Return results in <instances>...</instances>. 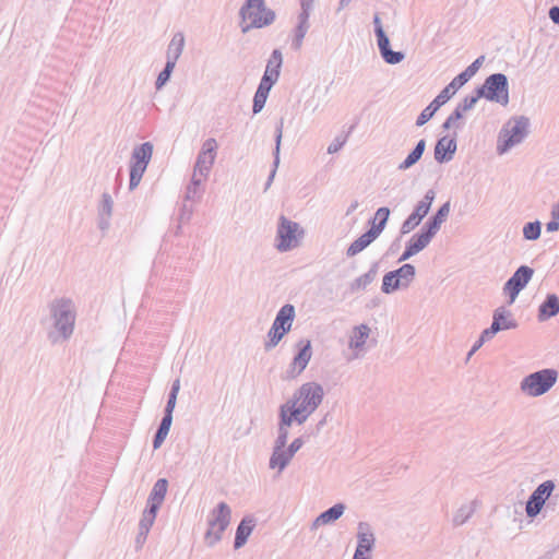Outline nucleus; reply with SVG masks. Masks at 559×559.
Returning a JSON list of instances; mask_svg holds the SVG:
<instances>
[{
  "mask_svg": "<svg viewBox=\"0 0 559 559\" xmlns=\"http://www.w3.org/2000/svg\"><path fill=\"white\" fill-rule=\"evenodd\" d=\"M436 198V192L432 189H429L424 198L416 204L414 211L412 212L414 215L418 216L420 219H424L426 215L429 213L431 204Z\"/></svg>",
  "mask_w": 559,
  "mask_h": 559,
  "instance_id": "obj_38",
  "label": "nucleus"
},
{
  "mask_svg": "<svg viewBox=\"0 0 559 559\" xmlns=\"http://www.w3.org/2000/svg\"><path fill=\"white\" fill-rule=\"evenodd\" d=\"M369 552L370 551H366L364 549L356 547L353 559H371V556L369 555Z\"/></svg>",
  "mask_w": 559,
  "mask_h": 559,
  "instance_id": "obj_64",
  "label": "nucleus"
},
{
  "mask_svg": "<svg viewBox=\"0 0 559 559\" xmlns=\"http://www.w3.org/2000/svg\"><path fill=\"white\" fill-rule=\"evenodd\" d=\"M304 237V229L296 222L285 216H281L276 231V249L280 252H286L299 246L300 239Z\"/></svg>",
  "mask_w": 559,
  "mask_h": 559,
  "instance_id": "obj_8",
  "label": "nucleus"
},
{
  "mask_svg": "<svg viewBox=\"0 0 559 559\" xmlns=\"http://www.w3.org/2000/svg\"><path fill=\"white\" fill-rule=\"evenodd\" d=\"M391 211L386 206L379 207L374 217L372 218L376 222H379L383 225H386L389 217H390Z\"/></svg>",
  "mask_w": 559,
  "mask_h": 559,
  "instance_id": "obj_53",
  "label": "nucleus"
},
{
  "mask_svg": "<svg viewBox=\"0 0 559 559\" xmlns=\"http://www.w3.org/2000/svg\"><path fill=\"white\" fill-rule=\"evenodd\" d=\"M114 200L108 192L102 194L98 204V227L99 229L107 230L110 226V218L112 216Z\"/></svg>",
  "mask_w": 559,
  "mask_h": 559,
  "instance_id": "obj_18",
  "label": "nucleus"
},
{
  "mask_svg": "<svg viewBox=\"0 0 559 559\" xmlns=\"http://www.w3.org/2000/svg\"><path fill=\"white\" fill-rule=\"evenodd\" d=\"M542 223L539 221L528 222L523 227V237L526 240H537L540 237Z\"/></svg>",
  "mask_w": 559,
  "mask_h": 559,
  "instance_id": "obj_43",
  "label": "nucleus"
},
{
  "mask_svg": "<svg viewBox=\"0 0 559 559\" xmlns=\"http://www.w3.org/2000/svg\"><path fill=\"white\" fill-rule=\"evenodd\" d=\"M376 537L369 523L359 522L357 526V548L371 551L374 547Z\"/></svg>",
  "mask_w": 559,
  "mask_h": 559,
  "instance_id": "obj_20",
  "label": "nucleus"
},
{
  "mask_svg": "<svg viewBox=\"0 0 559 559\" xmlns=\"http://www.w3.org/2000/svg\"><path fill=\"white\" fill-rule=\"evenodd\" d=\"M158 510L159 509H157L156 507H151L146 504V508L144 509L142 518L139 522V528L150 532L151 527L155 522Z\"/></svg>",
  "mask_w": 559,
  "mask_h": 559,
  "instance_id": "obj_40",
  "label": "nucleus"
},
{
  "mask_svg": "<svg viewBox=\"0 0 559 559\" xmlns=\"http://www.w3.org/2000/svg\"><path fill=\"white\" fill-rule=\"evenodd\" d=\"M230 507L222 501L214 508L209 516V527L205 533V542L209 546H214L222 539V535L230 523Z\"/></svg>",
  "mask_w": 559,
  "mask_h": 559,
  "instance_id": "obj_7",
  "label": "nucleus"
},
{
  "mask_svg": "<svg viewBox=\"0 0 559 559\" xmlns=\"http://www.w3.org/2000/svg\"><path fill=\"white\" fill-rule=\"evenodd\" d=\"M559 313V297L556 294H548L538 308L537 318L546 321Z\"/></svg>",
  "mask_w": 559,
  "mask_h": 559,
  "instance_id": "obj_22",
  "label": "nucleus"
},
{
  "mask_svg": "<svg viewBox=\"0 0 559 559\" xmlns=\"http://www.w3.org/2000/svg\"><path fill=\"white\" fill-rule=\"evenodd\" d=\"M167 489L168 480L166 478L157 479L148 495L146 504L159 509L165 500Z\"/></svg>",
  "mask_w": 559,
  "mask_h": 559,
  "instance_id": "obj_24",
  "label": "nucleus"
},
{
  "mask_svg": "<svg viewBox=\"0 0 559 559\" xmlns=\"http://www.w3.org/2000/svg\"><path fill=\"white\" fill-rule=\"evenodd\" d=\"M347 136H336L332 143L328 146V153L334 154L337 153L346 143Z\"/></svg>",
  "mask_w": 559,
  "mask_h": 559,
  "instance_id": "obj_55",
  "label": "nucleus"
},
{
  "mask_svg": "<svg viewBox=\"0 0 559 559\" xmlns=\"http://www.w3.org/2000/svg\"><path fill=\"white\" fill-rule=\"evenodd\" d=\"M185 47V36L181 32L174 34L166 51V61L176 63Z\"/></svg>",
  "mask_w": 559,
  "mask_h": 559,
  "instance_id": "obj_29",
  "label": "nucleus"
},
{
  "mask_svg": "<svg viewBox=\"0 0 559 559\" xmlns=\"http://www.w3.org/2000/svg\"><path fill=\"white\" fill-rule=\"evenodd\" d=\"M478 88V96H483L489 102L498 103L502 106L509 104V81L503 73H492L485 79L483 85Z\"/></svg>",
  "mask_w": 559,
  "mask_h": 559,
  "instance_id": "obj_6",
  "label": "nucleus"
},
{
  "mask_svg": "<svg viewBox=\"0 0 559 559\" xmlns=\"http://www.w3.org/2000/svg\"><path fill=\"white\" fill-rule=\"evenodd\" d=\"M370 334V328L366 324H360L354 328L353 335L350 336L349 347L353 349H361Z\"/></svg>",
  "mask_w": 559,
  "mask_h": 559,
  "instance_id": "obj_37",
  "label": "nucleus"
},
{
  "mask_svg": "<svg viewBox=\"0 0 559 559\" xmlns=\"http://www.w3.org/2000/svg\"><path fill=\"white\" fill-rule=\"evenodd\" d=\"M454 84V79L437 95V97L419 114L416 120V126L421 127L426 124L435 114L448 103L452 96L461 88V87H451Z\"/></svg>",
  "mask_w": 559,
  "mask_h": 559,
  "instance_id": "obj_13",
  "label": "nucleus"
},
{
  "mask_svg": "<svg viewBox=\"0 0 559 559\" xmlns=\"http://www.w3.org/2000/svg\"><path fill=\"white\" fill-rule=\"evenodd\" d=\"M381 57L388 64H397L405 59V53L403 51H395L390 48L381 53Z\"/></svg>",
  "mask_w": 559,
  "mask_h": 559,
  "instance_id": "obj_47",
  "label": "nucleus"
},
{
  "mask_svg": "<svg viewBox=\"0 0 559 559\" xmlns=\"http://www.w3.org/2000/svg\"><path fill=\"white\" fill-rule=\"evenodd\" d=\"M297 353L293 357L288 368L285 370L283 376L284 380H294L298 378L304 370L307 368L311 357H312V347L311 341L307 338H301L296 343Z\"/></svg>",
  "mask_w": 559,
  "mask_h": 559,
  "instance_id": "obj_10",
  "label": "nucleus"
},
{
  "mask_svg": "<svg viewBox=\"0 0 559 559\" xmlns=\"http://www.w3.org/2000/svg\"><path fill=\"white\" fill-rule=\"evenodd\" d=\"M153 154V144L144 142L133 148L131 163L147 166Z\"/></svg>",
  "mask_w": 559,
  "mask_h": 559,
  "instance_id": "obj_33",
  "label": "nucleus"
},
{
  "mask_svg": "<svg viewBox=\"0 0 559 559\" xmlns=\"http://www.w3.org/2000/svg\"><path fill=\"white\" fill-rule=\"evenodd\" d=\"M376 37L380 55L391 48L390 39L385 32H378Z\"/></svg>",
  "mask_w": 559,
  "mask_h": 559,
  "instance_id": "obj_52",
  "label": "nucleus"
},
{
  "mask_svg": "<svg viewBox=\"0 0 559 559\" xmlns=\"http://www.w3.org/2000/svg\"><path fill=\"white\" fill-rule=\"evenodd\" d=\"M456 148V134L453 138L442 136L436 143L435 159L440 164L448 163L452 160Z\"/></svg>",
  "mask_w": 559,
  "mask_h": 559,
  "instance_id": "obj_15",
  "label": "nucleus"
},
{
  "mask_svg": "<svg viewBox=\"0 0 559 559\" xmlns=\"http://www.w3.org/2000/svg\"><path fill=\"white\" fill-rule=\"evenodd\" d=\"M287 333V330L276 328V325L272 324L267 333L269 340L264 344V349L269 352L274 348Z\"/></svg>",
  "mask_w": 559,
  "mask_h": 559,
  "instance_id": "obj_39",
  "label": "nucleus"
},
{
  "mask_svg": "<svg viewBox=\"0 0 559 559\" xmlns=\"http://www.w3.org/2000/svg\"><path fill=\"white\" fill-rule=\"evenodd\" d=\"M499 328L498 322H491V325L481 332L479 336L480 343L491 340L499 332Z\"/></svg>",
  "mask_w": 559,
  "mask_h": 559,
  "instance_id": "obj_51",
  "label": "nucleus"
},
{
  "mask_svg": "<svg viewBox=\"0 0 559 559\" xmlns=\"http://www.w3.org/2000/svg\"><path fill=\"white\" fill-rule=\"evenodd\" d=\"M484 60V56H480L477 59H475L463 72H461L454 78V84L452 87H455V85L456 87H462L463 85H465L477 73Z\"/></svg>",
  "mask_w": 559,
  "mask_h": 559,
  "instance_id": "obj_32",
  "label": "nucleus"
},
{
  "mask_svg": "<svg viewBox=\"0 0 559 559\" xmlns=\"http://www.w3.org/2000/svg\"><path fill=\"white\" fill-rule=\"evenodd\" d=\"M310 25L297 23L293 32L292 48L295 51L300 50L302 47L304 38L309 31Z\"/></svg>",
  "mask_w": 559,
  "mask_h": 559,
  "instance_id": "obj_42",
  "label": "nucleus"
},
{
  "mask_svg": "<svg viewBox=\"0 0 559 559\" xmlns=\"http://www.w3.org/2000/svg\"><path fill=\"white\" fill-rule=\"evenodd\" d=\"M239 16L242 21H250L249 24L241 26L242 33H248L252 28L269 26L276 19L275 12L266 8L264 0H246L239 10Z\"/></svg>",
  "mask_w": 559,
  "mask_h": 559,
  "instance_id": "obj_4",
  "label": "nucleus"
},
{
  "mask_svg": "<svg viewBox=\"0 0 559 559\" xmlns=\"http://www.w3.org/2000/svg\"><path fill=\"white\" fill-rule=\"evenodd\" d=\"M255 524H257V521L252 515H246L242 518V520L240 521V523L238 524V526L236 528L235 540H234L235 549H239L246 545L249 536L251 535L252 531L255 527Z\"/></svg>",
  "mask_w": 559,
  "mask_h": 559,
  "instance_id": "obj_16",
  "label": "nucleus"
},
{
  "mask_svg": "<svg viewBox=\"0 0 559 559\" xmlns=\"http://www.w3.org/2000/svg\"><path fill=\"white\" fill-rule=\"evenodd\" d=\"M530 119L525 116L512 117L507 121L498 134L497 153L506 154L513 146L522 143L528 135Z\"/></svg>",
  "mask_w": 559,
  "mask_h": 559,
  "instance_id": "obj_2",
  "label": "nucleus"
},
{
  "mask_svg": "<svg viewBox=\"0 0 559 559\" xmlns=\"http://www.w3.org/2000/svg\"><path fill=\"white\" fill-rule=\"evenodd\" d=\"M479 98H483V96H478V88H476L474 95L465 96L457 105L461 107V110L468 111L474 108Z\"/></svg>",
  "mask_w": 559,
  "mask_h": 559,
  "instance_id": "obj_48",
  "label": "nucleus"
},
{
  "mask_svg": "<svg viewBox=\"0 0 559 559\" xmlns=\"http://www.w3.org/2000/svg\"><path fill=\"white\" fill-rule=\"evenodd\" d=\"M305 441L301 437L294 439L293 442L286 449L288 451V454H290L294 457V455L301 449Z\"/></svg>",
  "mask_w": 559,
  "mask_h": 559,
  "instance_id": "obj_58",
  "label": "nucleus"
},
{
  "mask_svg": "<svg viewBox=\"0 0 559 559\" xmlns=\"http://www.w3.org/2000/svg\"><path fill=\"white\" fill-rule=\"evenodd\" d=\"M179 390H180V380L176 379L173 382L171 388H170V392L168 394L167 404H166L165 409H164V415L165 416L173 417V413H174V409L176 407L177 395H178Z\"/></svg>",
  "mask_w": 559,
  "mask_h": 559,
  "instance_id": "obj_41",
  "label": "nucleus"
},
{
  "mask_svg": "<svg viewBox=\"0 0 559 559\" xmlns=\"http://www.w3.org/2000/svg\"><path fill=\"white\" fill-rule=\"evenodd\" d=\"M295 316H296L295 307L292 304H286L276 313L273 324L276 325V328L285 329L289 332L292 329Z\"/></svg>",
  "mask_w": 559,
  "mask_h": 559,
  "instance_id": "obj_25",
  "label": "nucleus"
},
{
  "mask_svg": "<svg viewBox=\"0 0 559 559\" xmlns=\"http://www.w3.org/2000/svg\"><path fill=\"white\" fill-rule=\"evenodd\" d=\"M275 83L276 81L272 80L271 78L269 79V76H262L255 93L261 94L267 98L269 93Z\"/></svg>",
  "mask_w": 559,
  "mask_h": 559,
  "instance_id": "obj_50",
  "label": "nucleus"
},
{
  "mask_svg": "<svg viewBox=\"0 0 559 559\" xmlns=\"http://www.w3.org/2000/svg\"><path fill=\"white\" fill-rule=\"evenodd\" d=\"M292 459L293 456L288 454V451L285 449V447L274 445L269 466L272 469L278 468V472H282L286 468Z\"/></svg>",
  "mask_w": 559,
  "mask_h": 559,
  "instance_id": "obj_27",
  "label": "nucleus"
},
{
  "mask_svg": "<svg viewBox=\"0 0 559 559\" xmlns=\"http://www.w3.org/2000/svg\"><path fill=\"white\" fill-rule=\"evenodd\" d=\"M492 322H498L499 332L503 330H512L518 328V322L512 313L504 307H499L493 311Z\"/></svg>",
  "mask_w": 559,
  "mask_h": 559,
  "instance_id": "obj_30",
  "label": "nucleus"
},
{
  "mask_svg": "<svg viewBox=\"0 0 559 559\" xmlns=\"http://www.w3.org/2000/svg\"><path fill=\"white\" fill-rule=\"evenodd\" d=\"M275 83L276 81L272 80L271 78L269 79V76H262L255 93L261 94L267 98L269 93Z\"/></svg>",
  "mask_w": 559,
  "mask_h": 559,
  "instance_id": "obj_49",
  "label": "nucleus"
},
{
  "mask_svg": "<svg viewBox=\"0 0 559 559\" xmlns=\"http://www.w3.org/2000/svg\"><path fill=\"white\" fill-rule=\"evenodd\" d=\"M426 148V140L421 139L417 142L413 151L406 156V158L397 166L399 170H406L413 167L419 162Z\"/></svg>",
  "mask_w": 559,
  "mask_h": 559,
  "instance_id": "obj_34",
  "label": "nucleus"
},
{
  "mask_svg": "<svg viewBox=\"0 0 559 559\" xmlns=\"http://www.w3.org/2000/svg\"><path fill=\"white\" fill-rule=\"evenodd\" d=\"M558 371L545 368L525 376L521 383V391L531 397H537L547 393L557 382Z\"/></svg>",
  "mask_w": 559,
  "mask_h": 559,
  "instance_id": "obj_5",
  "label": "nucleus"
},
{
  "mask_svg": "<svg viewBox=\"0 0 559 559\" xmlns=\"http://www.w3.org/2000/svg\"><path fill=\"white\" fill-rule=\"evenodd\" d=\"M283 64V55L280 49H274L266 62L265 71L262 76H269L274 81H278Z\"/></svg>",
  "mask_w": 559,
  "mask_h": 559,
  "instance_id": "obj_26",
  "label": "nucleus"
},
{
  "mask_svg": "<svg viewBox=\"0 0 559 559\" xmlns=\"http://www.w3.org/2000/svg\"><path fill=\"white\" fill-rule=\"evenodd\" d=\"M288 435V428L278 427L277 437L274 441V445L286 447Z\"/></svg>",
  "mask_w": 559,
  "mask_h": 559,
  "instance_id": "obj_56",
  "label": "nucleus"
},
{
  "mask_svg": "<svg viewBox=\"0 0 559 559\" xmlns=\"http://www.w3.org/2000/svg\"><path fill=\"white\" fill-rule=\"evenodd\" d=\"M324 399L323 386L318 382H306L298 390L295 391L290 402L294 407L308 419L320 406Z\"/></svg>",
  "mask_w": 559,
  "mask_h": 559,
  "instance_id": "obj_3",
  "label": "nucleus"
},
{
  "mask_svg": "<svg viewBox=\"0 0 559 559\" xmlns=\"http://www.w3.org/2000/svg\"><path fill=\"white\" fill-rule=\"evenodd\" d=\"M346 506L342 502L335 503L331 508L326 509L317 516L312 523V528H317L320 525H328L338 520L345 512Z\"/></svg>",
  "mask_w": 559,
  "mask_h": 559,
  "instance_id": "obj_21",
  "label": "nucleus"
},
{
  "mask_svg": "<svg viewBox=\"0 0 559 559\" xmlns=\"http://www.w3.org/2000/svg\"><path fill=\"white\" fill-rule=\"evenodd\" d=\"M534 275V269L528 265H521L504 283L503 293L509 297L508 304L512 305L520 292L526 287Z\"/></svg>",
  "mask_w": 559,
  "mask_h": 559,
  "instance_id": "obj_11",
  "label": "nucleus"
},
{
  "mask_svg": "<svg viewBox=\"0 0 559 559\" xmlns=\"http://www.w3.org/2000/svg\"><path fill=\"white\" fill-rule=\"evenodd\" d=\"M369 223L371 224V226L368 229V231L371 234V236L374 239H377L381 235V233L384 230L386 225H383V224H381L379 222H376L373 219H371Z\"/></svg>",
  "mask_w": 559,
  "mask_h": 559,
  "instance_id": "obj_57",
  "label": "nucleus"
},
{
  "mask_svg": "<svg viewBox=\"0 0 559 559\" xmlns=\"http://www.w3.org/2000/svg\"><path fill=\"white\" fill-rule=\"evenodd\" d=\"M314 0H300V12L297 16L299 24L310 25L309 19L313 8Z\"/></svg>",
  "mask_w": 559,
  "mask_h": 559,
  "instance_id": "obj_45",
  "label": "nucleus"
},
{
  "mask_svg": "<svg viewBox=\"0 0 559 559\" xmlns=\"http://www.w3.org/2000/svg\"><path fill=\"white\" fill-rule=\"evenodd\" d=\"M548 15L555 24L559 25V7L558 5L551 7L549 9Z\"/></svg>",
  "mask_w": 559,
  "mask_h": 559,
  "instance_id": "obj_63",
  "label": "nucleus"
},
{
  "mask_svg": "<svg viewBox=\"0 0 559 559\" xmlns=\"http://www.w3.org/2000/svg\"><path fill=\"white\" fill-rule=\"evenodd\" d=\"M449 213L450 201H447L438 209V211L432 216H430L427 219L423 227H425L428 231L436 236L442 223L445 222L447 217L449 216Z\"/></svg>",
  "mask_w": 559,
  "mask_h": 559,
  "instance_id": "obj_23",
  "label": "nucleus"
},
{
  "mask_svg": "<svg viewBox=\"0 0 559 559\" xmlns=\"http://www.w3.org/2000/svg\"><path fill=\"white\" fill-rule=\"evenodd\" d=\"M283 128H284V119L281 118L275 126V150L273 152L274 160H273V168L267 177V180L265 182L264 191H266L276 175V170L280 165V151H281V143H282V136H283Z\"/></svg>",
  "mask_w": 559,
  "mask_h": 559,
  "instance_id": "obj_19",
  "label": "nucleus"
},
{
  "mask_svg": "<svg viewBox=\"0 0 559 559\" xmlns=\"http://www.w3.org/2000/svg\"><path fill=\"white\" fill-rule=\"evenodd\" d=\"M266 97L255 93L253 96L252 111L254 115L259 114L265 106Z\"/></svg>",
  "mask_w": 559,
  "mask_h": 559,
  "instance_id": "obj_54",
  "label": "nucleus"
},
{
  "mask_svg": "<svg viewBox=\"0 0 559 559\" xmlns=\"http://www.w3.org/2000/svg\"><path fill=\"white\" fill-rule=\"evenodd\" d=\"M423 219H420L418 216L411 213L408 217L402 223L401 226V235H406L413 231Z\"/></svg>",
  "mask_w": 559,
  "mask_h": 559,
  "instance_id": "obj_46",
  "label": "nucleus"
},
{
  "mask_svg": "<svg viewBox=\"0 0 559 559\" xmlns=\"http://www.w3.org/2000/svg\"><path fill=\"white\" fill-rule=\"evenodd\" d=\"M168 433L163 432L162 430H156L154 438H153V448L154 450H157L162 447L164 443L166 437Z\"/></svg>",
  "mask_w": 559,
  "mask_h": 559,
  "instance_id": "obj_59",
  "label": "nucleus"
},
{
  "mask_svg": "<svg viewBox=\"0 0 559 559\" xmlns=\"http://www.w3.org/2000/svg\"><path fill=\"white\" fill-rule=\"evenodd\" d=\"M171 424H173V417L164 415L159 423L157 430H162L163 432L168 433L170 430Z\"/></svg>",
  "mask_w": 559,
  "mask_h": 559,
  "instance_id": "obj_61",
  "label": "nucleus"
},
{
  "mask_svg": "<svg viewBox=\"0 0 559 559\" xmlns=\"http://www.w3.org/2000/svg\"><path fill=\"white\" fill-rule=\"evenodd\" d=\"M555 488L554 480H546L535 488L526 501L525 512L527 518L534 519L540 513Z\"/></svg>",
  "mask_w": 559,
  "mask_h": 559,
  "instance_id": "obj_12",
  "label": "nucleus"
},
{
  "mask_svg": "<svg viewBox=\"0 0 559 559\" xmlns=\"http://www.w3.org/2000/svg\"><path fill=\"white\" fill-rule=\"evenodd\" d=\"M52 328L47 333L48 341L52 344H61L69 341L75 328L76 310L70 298L55 299L50 305Z\"/></svg>",
  "mask_w": 559,
  "mask_h": 559,
  "instance_id": "obj_1",
  "label": "nucleus"
},
{
  "mask_svg": "<svg viewBox=\"0 0 559 559\" xmlns=\"http://www.w3.org/2000/svg\"><path fill=\"white\" fill-rule=\"evenodd\" d=\"M305 415H301L295 406H290V402L287 401L285 404L280 406V423L278 427L288 428L296 421L298 425L306 423Z\"/></svg>",
  "mask_w": 559,
  "mask_h": 559,
  "instance_id": "obj_17",
  "label": "nucleus"
},
{
  "mask_svg": "<svg viewBox=\"0 0 559 559\" xmlns=\"http://www.w3.org/2000/svg\"><path fill=\"white\" fill-rule=\"evenodd\" d=\"M146 167L147 166L131 163L130 164V175H133L134 177L136 176V177L142 178L146 170Z\"/></svg>",
  "mask_w": 559,
  "mask_h": 559,
  "instance_id": "obj_60",
  "label": "nucleus"
},
{
  "mask_svg": "<svg viewBox=\"0 0 559 559\" xmlns=\"http://www.w3.org/2000/svg\"><path fill=\"white\" fill-rule=\"evenodd\" d=\"M217 151V142L214 138L206 139L198 154L194 173H199L201 177L206 178L211 171V168L215 162Z\"/></svg>",
  "mask_w": 559,
  "mask_h": 559,
  "instance_id": "obj_14",
  "label": "nucleus"
},
{
  "mask_svg": "<svg viewBox=\"0 0 559 559\" xmlns=\"http://www.w3.org/2000/svg\"><path fill=\"white\" fill-rule=\"evenodd\" d=\"M175 67H176V63L166 61L164 69L159 72V74L155 81L156 90H160L169 81Z\"/></svg>",
  "mask_w": 559,
  "mask_h": 559,
  "instance_id": "obj_44",
  "label": "nucleus"
},
{
  "mask_svg": "<svg viewBox=\"0 0 559 559\" xmlns=\"http://www.w3.org/2000/svg\"><path fill=\"white\" fill-rule=\"evenodd\" d=\"M416 269L413 264L405 263L396 270L384 274L381 292L390 295L399 289L407 288L415 280Z\"/></svg>",
  "mask_w": 559,
  "mask_h": 559,
  "instance_id": "obj_9",
  "label": "nucleus"
},
{
  "mask_svg": "<svg viewBox=\"0 0 559 559\" xmlns=\"http://www.w3.org/2000/svg\"><path fill=\"white\" fill-rule=\"evenodd\" d=\"M435 235L421 227L419 231L415 233L407 241L408 245L418 253L423 251L433 239Z\"/></svg>",
  "mask_w": 559,
  "mask_h": 559,
  "instance_id": "obj_35",
  "label": "nucleus"
},
{
  "mask_svg": "<svg viewBox=\"0 0 559 559\" xmlns=\"http://www.w3.org/2000/svg\"><path fill=\"white\" fill-rule=\"evenodd\" d=\"M478 506L477 500H473L469 503L462 504L454 513L452 519L453 526L457 527L465 524L475 513Z\"/></svg>",
  "mask_w": 559,
  "mask_h": 559,
  "instance_id": "obj_31",
  "label": "nucleus"
},
{
  "mask_svg": "<svg viewBox=\"0 0 559 559\" xmlns=\"http://www.w3.org/2000/svg\"><path fill=\"white\" fill-rule=\"evenodd\" d=\"M374 240L376 239L371 236V234L368 230L365 231L349 245V247L346 250V255L348 258L355 257L356 254L365 250Z\"/></svg>",
  "mask_w": 559,
  "mask_h": 559,
  "instance_id": "obj_36",
  "label": "nucleus"
},
{
  "mask_svg": "<svg viewBox=\"0 0 559 559\" xmlns=\"http://www.w3.org/2000/svg\"><path fill=\"white\" fill-rule=\"evenodd\" d=\"M415 254H417V252L407 242L406 246H405V250L403 251V253L399 258V262L406 261V260L411 259Z\"/></svg>",
  "mask_w": 559,
  "mask_h": 559,
  "instance_id": "obj_62",
  "label": "nucleus"
},
{
  "mask_svg": "<svg viewBox=\"0 0 559 559\" xmlns=\"http://www.w3.org/2000/svg\"><path fill=\"white\" fill-rule=\"evenodd\" d=\"M379 269V263L374 262L371 264L368 272L365 274L358 276L356 280H354L350 285L349 289L352 293H356L359 290L366 289L377 277Z\"/></svg>",
  "mask_w": 559,
  "mask_h": 559,
  "instance_id": "obj_28",
  "label": "nucleus"
}]
</instances>
